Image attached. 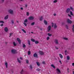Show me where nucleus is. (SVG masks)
I'll return each instance as SVG.
<instances>
[{
	"label": "nucleus",
	"mask_w": 74,
	"mask_h": 74,
	"mask_svg": "<svg viewBox=\"0 0 74 74\" xmlns=\"http://www.w3.org/2000/svg\"><path fill=\"white\" fill-rule=\"evenodd\" d=\"M12 53L13 54H15L18 53V51H17L15 49H12L11 51Z\"/></svg>",
	"instance_id": "obj_1"
},
{
	"label": "nucleus",
	"mask_w": 74,
	"mask_h": 74,
	"mask_svg": "<svg viewBox=\"0 0 74 74\" xmlns=\"http://www.w3.org/2000/svg\"><path fill=\"white\" fill-rule=\"evenodd\" d=\"M66 22L68 23L69 24H71L72 23H73V22L69 18H68L67 20L66 21Z\"/></svg>",
	"instance_id": "obj_2"
},
{
	"label": "nucleus",
	"mask_w": 74,
	"mask_h": 74,
	"mask_svg": "<svg viewBox=\"0 0 74 74\" xmlns=\"http://www.w3.org/2000/svg\"><path fill=\"white\" fill-rule=\"evenodd\" d=\"M29 20L30 21H32V20H33L34 19V17L32 16H31L28 18Z\"/></svg>",
	"instance_id": "obj_3"
},
{
	"label": "nucleus",
	"mask_w": 74,
	"mask_h": 74,
	"mask_svg": "<svg viewBox=\"0 0 74 74\" xmlns=\"http://www.w3.org/2000/svg\"><path fill=\"white\" fill-rule=\"evenodd\" d=\"M9 13H10V14H13L14 13L13 10H8Z\"/></svg>",
	"instance_id": "obj_4"
},
{
	"label": "nucleus",
	"mask_w": 74,
	"mask_h": 74,
	"mask_svg": "<svg viewBox=\"0 0 74 74\" xmlns=\"http://www.w3.org/2000/svg\"><path fill=\"white\" fill-rule=\"evenodd\" d=\"M51 25H49L48 26L47 28L48 32H49V31H50V30H51Z\"/></svg>",
	"instance_id": "obj_5"
},
{
	"label": "nucleus",
	"mask_w": 74,
	"mask_h": 74,
	"mask_svg": "<svg viewBox=\"0 0 74 74\" xmlns=\"http://www.w3.org/2000/svg\"><path fill=\"white\" fill-rule=\"evenodd\" d=\"M17 41L18 42V43L19 44H21V40L19 38H17Z\"/></svg>",
	"instance_id": "obj_6"
},
{
	"label": "nucleus",
	"mask_w": 74,
	"mask_h": 74,
	"mask_svg": "<svg viewBox=\"0 0 74 74\" xmlns=\"http://www.w3.org/2000/svg\"><path fill=\"white\" fill-rule=\"evenodd\" d=\"M70 11V8H68L67 9L66 11V13H69Z\"/></svg>",
	"instance_id": "obj_7"
},
{
	"label": "nucleus",
	"mask_w": 74,
	"mask_h": 74,
	"mask_svg": "<svg viewBox=\"0 0 74 74\" xmlns=\"http://www.w3.org/2000/svg\"><path fill=\"white\" fill-rule=\"evenodd\" d=\"M34 58H38V55H37V53H34Z\"/></svg>",
	"instance_id": "obj_8"
},
{
	"label": "nucleus",
	"mask_w": 74,
	"mask_h": 74,
	"mask_svg": "<svg viewBox=\"0 0 74 74\" xmlns=\"http://www.w3.org/2000/svg\"><path fill=\"white\" fill-rule=\"evenodd\" d=\"M39 53L41 55H43L44 54V53L42 51H39Z\"/></svg>",
	"instance_id": "obj_9"
},
{
	"label": "nucleus",
	"mask_w": 74,
	"mask_h": 74,
	"mask_svg": "<svg viewBox=\"0 0 74 74\" xmlns=\"http://www.w3.org/2000/svg\"><path fill=\"white\" fill-rule=\"evenodd\" d=\"M54 42L56 44H59V42H58V40L55 39Z\"/></svg>",
	"instance_id": "obj_10"
},
{
	"label": "nucleus",
	"mask_w": 74,
	"mask_h": 74,
	"mask_svg": "<svg viewBox=\"0 0 74 74\" xmlns=\"http://www.w3.org/2000/svg\"><path fill=\"white\" fill-rule=\"evenodd\" d=\"M4 30H5V32H8V28L7 27H5V28Z\"/></svg>",
	"instance_id": "obj_11"
},
{
	"label": "nucleus",
	"mask_w": 74,
	"mask_h": 74,
	"mask_svg": "<svg viewBox=\"0 0 74 74\" xmlns=\"http://www.w3.org/2000/svg\"><path fill=\"white\" fill-rule=\"evenodd\" d=\"M44 23L46 25H47L48 24V22L45 20H44Z\"/></svg>",
	"instance_id": "obj_12"
},
{
	"label": "nucleus",
	"mask_w": 74,
	"mask_h": 74,
	"mask_svg": "<svg viewBox=\"0 0 74 74\" xmlns=\"http://www.w3.org/2000/svg\"><path fill=\"white\" fill-rule=\"evenodd\" d=\"M8 18V15H7L6 16H5L4 18V19L5 20H6V19H7Z\"/></svg>",
	"instance_id": "obj_13"
},
{
	"label": "nucleus",
	"mask_w": 74,
	"mask_h": 74,
	"mask_svg": "<svg viewBox=\"0 0 74 74\" xmlns=\"http://www.w3.org/2000/svg\"><path fill=\"white\" fill-rule=\"evenodd\" d=\"M57 27H58V26H57V25H56V24H54V29H56Z\"/></svg>",
	"instance_id": "obj_14"
},
{
	"label": "nucleus",
	"mask_w": 74,
	"mask_h": 74,
	"mask_svg": "<svg viewBox=\"0 0 74 74\" xmlns=\"http://www.w3.org/2000/svg\"><path fill=\"white\" fill-rule=\"evenodd\" d=\"M23 73H24L23 69H22L21 71L20 72V73L21 74H23Z\"/></svg>",
	"instance_id": "obj_15"
},
{
	"label": "nucleus",
	"mask_w": 74,
	"mask_h": 74,
	"mask_svg": "<svg viewBox=\"0 0 74 74\" xmlns=\"http://www.w3.org/2000/svg\"><path fill=\"white\" fill-rule=\"evenodd\" d=\"M5 65L6 66V67L7 69L8 68V63L7 62H5Z\"/></svg>",
	"instance_id": "obj_16"
},
{
	"label": "nucleus",
	"mask_w": 74,
	"mask_h": 74,
	"mask_svg": "<svg viewBox=\"0 0 74 74\" xmlns=\"http://www.w3.org/2000/svg\"><path fill=\"white\" fill-rule=\"evenodd\" d=\"M56 70L59 73H61V72L60 71V70H59V69H56Z\"/></svg>",
	"instance_id": "obj_17"
},
{
	"label": "nucleus",
	"mask_w": 74,
	"mask_h": 74,
	"mask_svg": "<svg viewBox=\"0 0 74 74\" xmlns=\"http://www.w3.org/2000/svg\"><path fill=\"white\" fill-rule=\"evenodd\" d=\"M36 63L38 66H40V63H39V62H36Z\"/></svg>",
	"instance_id": "obj_18"
},
{
	"label": "nucleus",
	"mask_w": 74,
	"mask_h": 74,
	"mask_svg": "<svg viewBox=\"0 0 74 74\" xmlns=\"http://www.w3.org/2000/svg\"><path fill=\"white\" fill-rule=\"evenodd\" d=\"M72 30V31H73V33H74V24L73 25Z\"/></svg>",
	"instance_id": "obj_19"
},
{
	"label": "nucleus",
	"mask_w": 74,
	"mask_h": 74,
	"mask_svg": "<svg viewBox=\"0 0 74 74\" xmlns=\"http://www.w3.org/2000/svg\"><path fill=\"white\" fill-rule=\"evenodd\" d=\"M59 56H60V58H61V59H62V58H63V56H62V54H59Z\"/></svg>",
	"instance_id": "obj_20"
},
{
	"label": "nucleus",
	"mask_w": 74,
	"mask_h": 74,
	"mask_svg": "<svg viewBox=\"0 0 74 74\" xmlns=\"http://www.w3.org/2000/svg\"><path fill=\"white\" fill-rule=\"evenodd\" d=\"M28 43L29 44V45H30V40H28Z\"/></svg>",
	"instance_id": "obj_21"
},
{
	"label": "nucleus",
	"mask_w": 74,
	"mask_h": 74,
	"mask_svg": "<svg viewBox=\"0 0 74 74\" xmlns=\"http://www.w3.org/2000/svg\"><path fill=\"white\" fill-rule=\"evenodd\" d=\"M22 31H23V32H24V33H26V31H25V29H22Z\"/></svg>",
	"instance_id": "obj_22"
},
{
	"label": "nucleus",
	"mask_w": 74,
	"mask_h": 74,
	"mask_svg": "<svg viewBox=\"0 0 74 74\" xmlns=\"http://www.w3.org/2000/svg\"><path fill=\"white\" fill-rule=\"evenodd\" d=\"M43 19L42 16H41L40 19V21H42Z\"/></svg>",
	"instance_id": "obj_23"
},
{
	"label": "nucleus",
	"mask_w": 74,
	"mask_h": 74,
	"mask_svg": "<svg viewBox=\"0 0 74 74\" xmlns=\"http://www.w3.org/2000/svg\"><path fill=\"white\" fill-rule=\"evenodd\" d=\"M51 67H53V68L54 69H55V66H54V65H53V64H51Z\"/></svg>",
	"instance_id": "obj_24"
},
{
	"label": "nucleus",
	"mask_w": 74,
	"mask_h": 74,
	"mask_svg": "<svg viewBox=\"0 0 74 74\" xmlns=\"http://www.w3.org/2000/svg\"><path fill=\"white\" fill-rule=\"evenodd\" d=\"M35 43L36 44H38V43H39V42L38 41H35Z\"/></svg>",
	"instance_id": "obj_25"
},
{
	"label": "nucleus",
	"mask_w": 74,
	"mask_h": 74,
	"mask_svg": "<svg viewBox=\"0 0 74 74\" xmlns=\"http://www.w3.org/2000/svg\"><path fill=\"white\" fill-rule=\"evenodd\" d=\"M47 35L48 36H49V37H51L52 36V34H51L49 33H48L47 34Z\"/></svg>",
	"instance_id": "obj_26"
},
{
	"label": "nucleus",
	"mask_w": 74,
	"mask_h": 74,
	"mask_svg": "<svg viewBox=\"0 0 74 74\" xmlns=\"http://www.w3.org/2000/svg\"><path fill=\"white\" fill-rule=\"evenodd\" d=\"M13 44L14 46H16V44L15 43V42H13Z\"/></svg>",
	"instance_id": "obj_27"
},
{
	"label": "nucleus",
	"mask_w": 74,
	"mask_h": 74,
	"mask_svg": "<svg viewBox=\"0 0 74 74\" xmlns=\"http://www.w3.org/2000/svg\"><path fill=\"white\" fill-rule=\"evenodd\" d=\"M23 48H26V45L25 44H23Z\"/></svg>",
	"instance_id": "obj_28"
},
{
	"label": "nucleus",
	"mask_w": 74,
	"mask_h": 74,
	"mask_svg": "<svg viewBox=\"0 0 74 74\" xmlns=\"http://www.w3.org/2000/svg\"><path fill=\"white\" fill-rule=\"evenodd\" d=\"M28 55H30V54H31V52H30V51H29L28 52Z\"/></svg>",
	"instance_id": "obj_29"
},
{
	"label": "nucleus",
	"mask_w": 74,
	"mask_h": 74,
	"mask_svg": "<svg viewBox=\"0 0 74 74\" xmlns=\"http://www.w3.org/2000/svg\"><path fill=\"white\" fill-rule=\"evenodd\" d=\"M31 40L32 41V42H35V40L34 39H31Z\"/></svg>",
	"instance_id": "obj_30"
},
{
	"label": "nucleus",
	"mask_w": 74,
	"mask_h": 74,
	"mask_svg": "<svg viewBox=\"0 0 74 74\" xmlns=\"http://www.w3.org/2000/svg\"><path fill=\"white\" fill-rule=\"evenodd\" d=\"M34 24H35V22H34L31 24V25H32V26H33V25H34Z\"/></svg>",
	"instance_id": "obj_31"
},
{
	"label": "nucleus",
	"mask_w": 74,
	"mask_h": 74,
	"mask_svg": "<svg viewBox=\"0 0 74 74\" xmlns=\"http://www.w3.org/2000/svg\"><path fill=\"white\" fill-rule=\"evenodd\" d=\"M63 39H64V40H68V39L66 38H63Z\"/></svg>",
	"instance_id": "obj_32"
},
{
	"label": "nucleus",
	"mask_w": 74,
	"mask_h": 74,
	"mask_svg": "<svg viewBox=\"0 0 74 74\" xmlns=\"http://www.w3.org/2000/svg\"><path fill=\"white\" fill-rule=\"evenodd\" d=\"M11 22L12 24H14V22L13 20H11Z\"/></svg>",
	"instance_id": "obj_33"
},
{
	"label": "nucleus",
	"mask_w": 74,
	"mask_h": 74,
	"mask_svg": "<svg viewBox=\"0 0 74 74\" xmlns=\"http://www.w3.org/2000/svg\"><path fill=\"white\" fill-rule=\"evenodd\" d=\"M57 2H58L57 0H55L53 1V3H57Z\"/></svg>",
	"instance_id": "obj_34"
},
{
	"label": "nucleus",
	"mask_w": 74,
	"mask_h": 74,
	"mask_svg": "<svg viewBox=\"0 0 74 74\" xmlns=\"http://www.w3.org/2000/svg\"><path fill=\"white\" fill-rule=\"evenodd\" d=\"M9 34L10 35V36H9V37H10L12 35V34H13V33H10Z\"/></svg>",
	"instance_id": "obj_35"
},
{
	"label": "nucleus",
	"mask_w": 74,
	"mask_h": 74,
	"mask_svg": "<svg viewBox=\"0 0 74 74\" xmlns=\"http://www.w3.org/2000/svg\"><path fill=\"white\" fill-rule=\"evenodd\" d=\"M17 60L18 63H21V61H20V60H19V58H17Z\"/></svg>",
	"instance_id": "obj_36"
},
{
	"label": "nucleus",
	"mask_w": 74,
	"mask_h": 74,
	"mask_svg": "<svg viewBox=\"0 0 74 74\" xmlns=\"http://www.w3.org/2000/svg\"><path fill=\"white\" fill-rule=\"evenodd\" d=\"M29 67L31 69H33V67L32 66V65H30Z\"/></svg>",
	"instance_id": "obj_37"
},
{
	"label": "nucleus",
	"mask_w": 74,
	"mask_h": 74,
	"mask_svg": "<svg viewBox=\"0 0 74 74\" xmlns=\"http://www.w3.org/2000/svg\"><path fill=\"white\" fill-rule=\"evenodd\" d=\"M67 60H69L70 59V57L69 56H67Z\"/></svg>",
	"instance_id": "obj_38"
},
{
	"label": "nucleus",
	"mask_w": 74,
	"mask_h": 74,
	"mask_svg": "<svg viewBox=\"0 0 74 74\" xmlns=\"http://www.w3.org/2000/svg\"><path fill=\"white\" fill-rule=\"evenodd\" d=\"M50 38L48 36L47 38V40H49Z\"/></svg>",
	"instance_id": "obj_39"
},
{
	"label": "nucleus",
	"mask_w": 74,
	"mask_h": 74,
	"mask_svg": "<svg viewBox=\"0 0 74 74\" xmlns=\"http://www.w3.org/2000/svg\"><path fill=\"white\" fill-rule=\"evenodd\" d=\"M36 70L37 71H40V70H41V69H40L38 68V69H36Z\"/></svg>",
	"instance_id": "obj_40"
},
{
	"label": "nucleus",
	"mask_w": 74,
	"mask_h": 74,
	"mask_svg": "<svg viewBox=\"0 0 74 74\" xmlns=\"http://www.w3.org/2000/svg\"><path fill=\"white\" fill-rule=\"evenodd\" d=\"M70 9H71V10L73 11H74V8L72 7H71L70 8Z\"/></svg>",
	"instance_id": "obj_41"
},
{
	"label": "nucleus",
	"mask_w": 74,
	"mask_h": 74,
	"mask_svg": "<svg viewBox=\"0 0 74 74\" xmlns=\"http://www.w3.org/2000/svg\"><path fill=\"white\" fill-rule=\"evenodd\" d=\"M66 27L67 29H69V26L67 25H66Z\"/></svg>",
	"instance_id": "obj_42"
},
{
	"label": "nucleus",
	"mask_w": 74,
	"mask_h": 74,
	"mask_svg": "<svg viewBox=\"0 0 74 74\" xmlns=\"http://www.w3.org/2000/svg\"><path fill=\"white\" fill-rule=\"evenodd\" d=\"M4 0H2L1 1V3H4Z\"/></svg>",
	"instance_id": "obj_43"
},
{
	"label": "nucleus",
	"mask_w": 74,
	"mask_h": 74,
	"mask_svg": "<svg viewBox=\"0 0 74 74\" xmlns=\"http://www.w3.org/2000/svg\"><path fill=\"white\" fill-rule=\"evenodd\" d=\"M51 25H52V27H53L54 26V24L53 23H51Z\"/></svg>",
	"instance_id": "obj_44"
},
{
	"label": "nucleus",
	"mask_w": 74,
	"mask_h": 74,
	"mask_svg": "<svg viewBox=\"0 0 74 74\" xmlns=\"http://www.w3.org/2000/svg\"><path fill=\"white\" fill-rule=\"evenodd\" d=\"M24 22L26 23L27 22V19H26L24 21Z\"/></svg>",
	"instance_id": "obj_45"
},
{
	"label": "nucleus",
	"mask_w": 74,
	"mask_h": 74,
	"mask_svg": "<svg viewBox=\"0 0 74 74\" xmlns=\"http://www.w3.org/2000/svg\"><path fill=\"white\" fill-rule=\"evenodd\" d=\"M70 14L71 15H73V12H71V11H70Z\"/></svg>",
	"instance_id": "obj_46"
},
{
	"label": "nucleus",
	"mask_w": 74,
	"mask_h": 74,
	"mask_svg": "<svg viewBox=\"0 0 74 74\" xmlns=\"http://www.w3.org/2000/svg\"><path fill=\"white\" fill-rule=\"evenodd\" d=\"M0 23H4V22L3 21H0Z\"/></svg>",
	"instance_id": "obj_47"
},
{
	"label": "nucleus",
	"mask_w": 74,
	"mask_h": 74,
	"mask_svg": "<svg viewBox=\"0 0 74 74\" xmlns=\"http://www.w3.org/2000/svg\"><path fill=\"white\" fill-rule=\"evenodd\" d=\"M67 71L68 72V73H69V68H67Z\"/></svg>",
	"instance_id": "obj_48"
},
{
	"label": "nucleus",
	"mask_w": 74,
	"mask_h": 74,
	"mask_svg": "<svg viewBox=\"0 0 74 74\" xmlns=\"http://www.w3.org/2000/svg\"><path fill=\"white\" fill-rule=\"evenodd\" d=\"M26 63H27V64H28V63H29V61L28 60H26Z\"/></svg>",
	"instance_id": "obj_49"
},
{
	"label": "nucleus",
	"mask_w": 74,
	"mask_h": 74,
	"mask_svg": "<svg viewBox=\"0 0 74 74\" xmlns=\"http://www.w3.org/2000/svg\"><path fill=\"white\" fill-rule=\"evenodd\" d=\"M27 16H29V13L28 12H27Z\"/></svg>",
	"instance_id": "obj_50"
},
{
	"label": "nucleus",
	"mask_w": 74,
	"mask_h": 74,
	"mask_svg": "<svg viewBox=\"0 0 74 74\" xmlns=\"http://www.w3.org/2000/svg\"><path fill=\"white\" fill-rule=\"evenodd\" d=\"M67 52V50H65V53L66 55H67V54H66V52Z\"/></svg>",
	"instance_id": "obj_51"
},
{
	"label": "nucleus",
	"mask_w": 74,
	"mask_h": 74,
	"mask_svg": "<svg viewBox=\"0 0 74 74\" xmlns=\"http://www.w3.org/2000/svg\"><path fill=\"white\" fill-rule=\"evenodd\" d=\"M23 24H24V25H25L26 26H27V24H26V23H23Z\"/></svg>",
	"instance_id": "obj_52"
},
{
	"label": "nucleus",
	"mask_w": 74,
	"mask_h": 74,
	"mask_svg": "<svg viewBox=\"0 0 74 74\" xmlns=\"http://www.w3.org/2000/svg\"><path fill=\"white\" fill-rule=\"evenodd\" d=\"M42 64H45V62L44 61H43L42 62Z\"/></svg>",
	"instance_id": "obj_53"
},
{
	"label": "nucleus",
	"mask_w": 74,
	"mask_h": 74,
	"mask_svg": "<svg viewBox=\"0 0 74 74\" xmlns=\"http://www.w3.org/2000/svg\"><path fill=\"white\" fill-rule=\"evenodd\" d=\"M59 62H60V64H62V62L61 61V60L59 61Z\"/></svg>",
	"instance_id": "obj_54"
},
{
	"label": "nucleus",
	"mask_w": 74,
	"mask_h": 74,
	"mask_svg": "<svg viewBox=\"0 0 74 74\" xmlns=\"http://www.w3.org/2000/svg\"><path fill=\"white\" fill-rule=\"evenodd\" d=\"M1 26H4V24H2L0 25Z\"/></svg>",
	"instance_id": "obj_55"
},
{
	"label": "nucleus",
	"mask_w": 74,
	"mask_h": 74,
	"mask_svg": "<svg viewBox=\"0 0 74 74\" xmlns=\"http://www.w3.org/2000/svg\"><path fill=\"white\" fill-rule=\"evenodd\" d=\"M68 15L69 16V17H71V16L70 15V14H69Z\"/></svg>",
	"instance_id": "obj_56"
},
{
	"label": "nucleus",
	"mask_w": 74,
	"mask_h": 74,
	"mask_svg": "<svg viewBox=\"0 0 74 74\" xmlns=\"http://www.w3.org/2000/svg\"><path fill=\"white\" fill-rule=\"evenodd\" d=\"M21 10H23V8H21Z\"/></svg>",
	"instance_id": "obj_57"
},
{
	"label": "nucleus",
	"mask_w": 74,
	"mask_h": 74,
	"mask_svg": "<svg viewBox=\"0 0 74 74\" xmlns=\"http://www.w3.org/2000/svg\"><path fill=\"white\" fill-rule=\"evenodd\" d=\"M55 48L56 49H59V48H57V47H56Z\"/></svg>",
	"instance_id": "obj_58"
},
{
	"label": "nucleus",
	"mask_w": 74,
	"mask_h": 74,
	"mask_svg": "<svg viewBox=\"0 0 74 74\" xmlns=\"http://www.w3.org/2000/svg\"><path fill=\"white\" fill-rule=\"evenodd\" d=\"M20 59H21V60H23L22 58L21 57L20 58Z\"/></svg>",
	"instance_id": "obj_59"
},
{
	"label": "nucleus",
	"mask_w": 74,
	"mask_h": 74,
	"mask_svg": "<svg viewBox=\"0 0 74 74\" xmlns=\"http://www.w3.org/2000/svg\"><path fill=\"white\" fill-rule=\"evenodd\" d=\"M53 15L54 16H56V14H53Z\"/></svg>",
	"instance_id": "obj_60"
},
{
	"label": "nucleus",
	"mask_w": 74,
	"mask_h": 74,
	"mask_svg": "<svg viewBox=\"0 0 74 74\" xmlns=\"http://www.w3.org/2000/svg\"><path fill=\"white\" fill-rule=\"evenodd\" d=\"M72 66H74V63H72Z\"/></svg>",
	"instance_id": "obj_61"
},
{
	"label": "nucleus",
	"mask_w": 74,
	"mask_h": 74,
	"mask_svg": "<svg viewBox=\"0 0 74 74\" xmlns=\"http://www.w3.org/2000/svg\"><path fill=\"white\" fill-rule=\"evenodd\" d=\"M25 7H27V4H26V5H25Z\"/></svg>",
	"instance_id": "obj_62"
},
{
	"label": "nucleus",
	"mask_w": 74,
	"mask_h": 74,
	"mask_svg": "<svg viewBox=\"0 0 74 74\" xmlns=\"http://www.w3.org/2000/svg\"><path fill=\"white\" fill-rule=\"evenodd\" d=\"M40 30H41V31L42 30V28H40Z\"/></svg>",
	"instance_id": "obj_63"
},
{
	"label": "nucleus",
	"mask_w": 74,
	"mask_h": 74,
	"mask_svg": "<svg viewBox=\"0 0 74 74\" xmlns=\"http://www.w3.org/2000/svg\"><path fill=\"white\" fill-rule=\"evenodd\" d=\"M73 74H74V71L73 72Z\"/></svg>",
	"instance_id": "obj_64"
}]
</instances>
